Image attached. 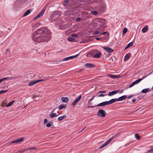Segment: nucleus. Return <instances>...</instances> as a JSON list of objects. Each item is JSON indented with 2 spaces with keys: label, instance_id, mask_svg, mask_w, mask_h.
<instances>
[{
  "label": "nucleus",
  "instance_id": "nucleus-21",
  "mask_svg": "<svg viewBox=\"0 0 153 153\" xmlns=\"http://www.w3.org/2000/svg\"><path fill=\"white\" fill-rule=\"evenodd\" d=\"M131 54L130 53H128L127 54H126V56H125L124 58V60L125 61H126L130 57V56Z\"/></svg>",
  "mask_w": 153,
  "mask_h": 153
},
{
  "label": "nucleus",
  "instance_id": "nucleus-16",
  "mask_svg": "<svg viewBox=\"0 0 153 153\" xmlns=\"http://www.w3.org/2000/svg\"><path fill=\"white\" fill-rule=\"evenodd\" d=\"M118 90H116L112 91L110 92L108 94V95L109 96H112L117 93L118 92Z\"/></svg>",
  "mask_w": 153,
  "mask_h": 153
},
{
  "label": "nucleus",
  "instance_id": "nucleus-17",
  "mask_svg": "<svg viewBox=\"0 0 153 153\" xmlns=\"http://www.w3.org/2000/svg\"><path fill=\"white\" fill-rule=\"evenodd\" d=\"M102 55V53L100 52H99L98 53H96L94 56V58H99Z\"/></svg>",
  "mask_w": 153,
  "mask_h": 153
},
{
  "label": "nucleus",
  "instance_id": "nucleus-54",
  "mask_svg": "<svg viewBox=\"0 0 153 153\" xmlns=\"http://www.w3.org/2000/svg\"><path fill=\"white\" fill-rule=\"evenodd\" d=\"M123 92V90H122L121 91H120L119 92V93L121 94V93H122Z\"/></svg>",
  "mask_w": 153,
  "mask_h": 153
},
{
  "label": "nucleus",
  "instance_id": "nucleus-45",
  "mask_svg": "<svg viewBox=\"0 0 153 153\" xmlns=\"http://www.w3.org/2000/svg\"><path fill=\"white\" fill-rule=\"evenodd\" d=\"M148 153L151 152H152V153H153V148L152 149H151L149 150L148 152Z\"/></svg>",
  "mask_w": 153,
  "mask_h": 153
},
{
  "label": "nucleus",
  "instance_id": "nucleus-24",
  "mask_svg": "<svg viewBox=\"0 0 153 153\" xmlns=\"http://www.w3.org/2000/svg\"><path fill=\"white\" fill-rule=\"evenodd\" d=\"M30 10H27L24 13V14L23 15V17H25V16H27V15L29 14L30 13Z\"/></svg>",
  "mask_w": 153,
  "mask_h": 153
},
{
  "label": "nucleus",
  "instance_id": "nucleus-4",
  "mask_svg": "<svg viewBox=\"0 0 153 153\" xmlns=\"http://www.w3.org/2000/svg\"><path fill=\"white\" fill-rule=\"evenodd\" d=\"M113 103V102L112 99L108 101H105L102 102L98 104L97 105V107H100L104 106L106 105H108Z\"/></svg>",
  "mask_w": 153,
  "mask_h": 153
},
{
  "label": "nucleus",
  "instance_id": "nucleus-34",
  "mask_svg": "<svg viewBox=\"0 0 153 153\" xmlns=\"http://www.w3.org/2000/svg\"><path fill=\"white\" fill-rule=\"evenodd\" d=\"M135 137L138 140H139L140 139V137L139 136V134H135Z\"/></svg>",
  "mask_w": 153,
  "mask_h": 153
},
{
  "label": "nucleus",
  "instance_id": "nucleus-27",
  "mask_svg": "<svg viewBox=\"0 0 153 153\" xmlns=\"http://www.w3.org/2000/svg\"><path fill=\"white\" fill-rule=\"evenodd\" d=\"M109 76L111 78H113V79L116 78L118 77L116 75H112V74L109 75Z\"/></svg>",
  "mask_w": 153,
  "mask_h": 153
},
{
  "label": "nucleus",
  "instance_id": "nucleus-55",
  "mask_svg": "<svg viewBox=\"0 0 153 153\" xmlns=\"http://www.w3.org/2000/svg\"><path fill=\"white\" fill-rule=\"evenodd\" d=\"M80 20V18H77L76 19V20L77 21H79Z\"/></svg>",
  "mask_w": 153,
  "mask_h": 153
},
{
  "label": "nucleus",
  "instance_id": "nucleus-50",
  "mask_svg": "<svg viewBox=\"0 0 153 153\" xmlns=\"http://www.w3.org/2000/svg\"><path fill=\"white\" fill-rule=\"evenodd\" d=\"M27 0H18L19 1L22 2H24L26 1Z\"/></svg>",
  "mask_w": 153,
  "mask_h": 153
},
{
  "label": "nucleus",
  "instance_id": "nucleus-43",
  "mask_svg": "<svg viewBox=\"0 0 153 153\" xmlns=\"http://www.w3.org/2000/svg\"><path fill=\"white\" fill-rule=\"evenodd\" d=\"M106 92L105 91H101L98 92V93H105Z\"/></svg>",
  "mask_w": 153,
  "mask_h": 153
},
{
  "label": "nucleus",
  "instance_id": "nucleus-12",
  "mask_svg": "<svg viewBox=\"0 0 153 153\" xmlns=\"http://www.w3.org/2000/svg\"><path fill=\"white\" fill-rule=\"evenodd\" d=\"M24 139L23 138H22L18 139L14 141H12L10 142L11 143H16V144L19 143L20 142H22L23 140Z\"/></svg>",
  "mask_w": 153,
  "mask_h": 153
},
{
  "label": "nucleus",
  "instance_id": "nucleus-64",
  "mask_svg": "<svg viewBox=\"0 0 153 153\" xmlns=\"http://www.w3.org/2000/svg\"><path fill=\"white\" fill-rule=\"evenodd\" d=\"M91 107H92V108H93V107H92V106H91Z\"/></svg>",
  "mask_w": 153,
  "mask_h": 153
},
{
  "label": "nucleus",
  "instance_id": "nucleus-61",
  "mask_svg": "<svg viewBox=\"0 0 153 153\" xmlns=\"http://www.w3.org/2000/svg\"><path fill=\"white\" fill-rule=\"evenodd\" d=\"M85 127H84V128H83L82 130H84L85 128Z\"/></svg>",
  "mask_w": 153,
  "mask_h": 153
},
{
  "label": "nucleus",
  "instance_id": "nucleus-60",
  "mask_svg": "<svg viewBox=\"0 0 153 153\" xmlns=\"http://www.w3.org/2000/svg\"><path fill=\"white\" fill-rule=\"evenodd\" d=\"M128 48H129V47H128V46L127 45V46L125 48V50H126V49H127Z\"/></svg>",
  "mask_w": 153,
  "mask_h": 153
},
{
  "label": "nucleus",
  "instance_id": "nucleus-62",
  "mask_svg": "<svg viewBox=\"0 0 153 153\" xmlns=\"http://www.w3.org/2000/svg\"><path fill=\"white\" fill-rule=\"evenodd\" d=\"M9 51V49H7V50H6V51Z\"/></svg>",
  "mask_w": 153,
  "mask_h": 153
},
{
  "label": "nucleus",
  "instance_id": "nucleus-9",
  "mask_svg": "<svg viewBox=\"0 0 153 153\" xmlns=\"http://www.w3.org/2000/svg\"><path fill=\"white\" fill-rule=\"evenodd\" d=\"M44 81V80L43 79H39L37 80H35L34 81H30V82H29L28 83V85L29 86H31L32 85H33L35 84L41 82L42 81Z\"/></svg>",
  "mask_w": 153,
  "mask_h": 153
},
{
  "label": "nucleus",
  "instance_id": "nucleus-30",
  "mask_svg": "<svg viewBox=\"0 0 153 153\" xmlns=\"http://www.w3.org/2000/svg\"><path fill=\"white\" fill-rule=\"evenodd\" d=\"M72 56L68 57H67L64 58L63 59V61H66V60H68L69 59H72Z\"/></svg>",
  "mask_w": 153,
  "mask_h": 153
},
{
  "label": "nucleus",
  "instance_id": "nucleus-29",
  "mask_svg": "<svg viewBox=\"0 0 153 153\" xmlns=\"http://www.w3.org/2000/svg\"><path fill=\"white\" fill-rule=\"evenodd\" d=\"M66 106V105H62L60 106L59 108V110H61L63 108H65Z\"/></svg>",
  "mask_w": 153,
  "mask_h": 153
},
{
  "label": "nucleus",
  "instance_id": "nucleus-59",
  "mask_svg": "<svg viewBox=\"0 0 153 153\" xmlns=\"http://www.w3.org/2000/svg\"><path fill=\"white\" fill-rule=\"evenodd\" d=\"M35 149V148H30L28 149Z\"/></svg>",
  "mask_w": 153,
  "mask_h": 153
},
{
  "label": "nucleus",
  "instance_id": "nucleus-40",
  "mask_svg": "<svg viewBox=\"0 0 153 153\" xmlns=\"http://www.w3.org/2000/svg\"><path fill=\"white\" fill-rule=\"evenodd\" d=\"M133 42H130V43H129V44H128L127 45L128 46V47H130V46L132 45H133Z\"/></svg>",
  "mask_w": 153,
  "mask_h": 153
},
{
  "label": "nucleus",
  "instance_id": "nucleus-48",
  "mask_svg": "<svg viewBox=\"0 0 153 153\" xmlns=\"http://www.w3.org/2000/svg\"><path fill=\"white\" fill-rule=\"evenodd\" d=\"M48 122V121L47 119H45L44 120V124H45L46 123H47Z\"/></svg>",
  "mask_w": 153,
  "mask_h": 153
},
{
  "label": "nucleus",
  "instance_id": "nucleus-2",
  "mask_svg": "<svg viewBox=\"0 0 153 153\" xmlns=\"http://www.w3.org/2000/svg\"><path fill=\"white\" fill-rule=\"evenodd\" d=\"M106 21L105 19L97 18L92 22V24H94L95 26H97L99 25L100 26L99 27L104 26V27H105L106 25Z\"/></svg>",
  "mask_w": 153,
  "mask_h": 153
},
{
  "label": "nucleus",
  "instance_id": "nucleus-18",
  "mask_svg": "<svg viewBox=\"0 0 153 153\" xmlns=\"http://www.w3.org/2000/svg\"><path fill=\"white\" fill-rule=\"evenodd\" d=\"M85 66L88 68H91L93 67L94 66V64L89 63H87L85 64Z\"/></svg>",
  "mask_w": 153,
  "mask_h": 153
},
{
  "label": "nucleus",
  "instance_id": "nucleus-58",
  "mask_svg": "<svg viewBox=\"0 0 153 153\" xmlns=\"http://www.w3.org/2000/svg\"><path fill=\"white\" fill-rule=\"evenodd\" d=\"M132 96H132V95L129 96H128V99H130V98H131V97H132Z\"/></svg>",
  "mask_w": 153,
  "mask_h": 153
},
{
  "label": "nucleus",
  "instance_id": "nucleus-51",
  "mask_svg": "<svg viewBox=\"0 0 153 153\" xmlns=\"http://www.w3.org/2000/svg\"><path fill=\"white\" fill-rule=\"evenodd\" d=\"M25 151H19L17 152L18 153H23Z\"/></svg>",
  "mask_w": 153,
  "mask_h": 153
},
{
  "label": "nucleus",
  "instance_id": "nucleus-44",
  "mask_svg": "<svg viewBox=\"0 0 153 153\" xmlns=\"http://www.w3.org/2000/svg\"><path fill=\"white\" fill-rule=\"evenodd\" d=\"M13 79H19V77L18 76L17 77H12Z\"/></svg>",
  "mask_w": 153,
  "mask_h": 153
},
{
  "label": "nucleus",
  "instance_id": "nucleus-8",
  "mask_svg": "<svg viewBox=\"0 0 153 153\" xmlns=\"http://www.w3.org/2000/svg\"><path fill=\"white\" fill-rule=\"evenodd\" d=\"M106 115L105 112L102 109L99 110L97 113V116L100 117H104Z\"/></svg>",
  "mask_w": 153,
  "mask_h": 153
},
{
  "label": "nucleus",
  "instance_id": "nucleus-22",
  "mask_svg": "<svg viewBox=\"0 0 153 153\" xmlns=\"http://www.w3.org/2000/svg\"><path fill=\"white\" fill-rule=\"evenodd\" d=\"M61 100L63 102H67L68 101V98L67 97H62L61 98Z\"/></svg>",
  "mask_w": 153,
  "mask_h": 153
},
{
  "label": "nucleus",
  "instance_id": "nucleus-26",
  "mask_svg": "<svg viewBox=\"0 0 153 153\" xmlns=\"http://www.w3.org/2000/svg\"><path fill=\"white\" fill-rule=\"evenodd\" d=\"M107 38V37L106 38H96L95 39L97 40H100L102 41L105 40Z\"/></svg>",
  "mask_w": 153,
  "mask_h": 153
},
{
  "label": "nucleus",
  "instance_id": "nucleus-28",
  "mask_svg": "<svg viewBox=\"0 0 153 153\" xmlns=\"http://www.w3.org/2000/svg\"><path fill=\"white\" fill-rule=\"evenodd\" d=\"M14 102V101H12L10 102L7 105L6 107H8L11 106Z\"/></svg>",
  "mask_w": 153,
  "mask_h": 153
},
{
  "label": "nucleus",
  "instance_id": "nucleus-13",
  "mask_svg": "<svg viewBox=\"0 0 153 153\" xmlns=\"http://www.w3.org/2000/svg\"><path fill=\"white\" fill-rule=\"evenodd\" d=\"M112 140V138H111L105 142L102 146L100 147V149H102L108 145Z\"/></svg>",
  "mask_w": 153,
  "mask_h": 153
},
{
  "label": "nucleus",
  "instance_id": "nucleus-36",
  "mask_svg": "<svg viewBox=\"0 0 153 153\" xmlns=\"http://www.w3.org/2000/svg\"><path fill=\"white\" fill-rule=\"evenodd\" d=\"M51 125V123L50 122L46 124V127H50Z\"/></svg>",
  "mask_w": 153,
  "mask_h": 153
},
{
  "label": "nucleus",
  "instance_id": "nucleus-57",
  "mask_svg": "<svg viewBox=\"0 0 153 153\" xmlns=\"http://www.w3.org/2000/svg\"><path fill=\"white\" fill-rule=\"evenodd\" d=\"M136 101V100L135 99H134L132 100V102H134Z\"/></svg>",
  "mask_w": 153,
  "mask_h": 153
},
{
  "label": "nucleus",
  "instance_id": "nucleus-23",
  "mask_svg": "<svg viewBox=\"0 0 153 153\" xmlns=\"http://www.w3.org/2000/svg\"><path fill=\"white\" fill-rule=\"evenodd\" d=\"M66 117V115H64L63 116L60 117L58 118V121H61Z\"/></svg>",
  "mask_w": 153,
  "mask_h": 153
},
{
  "label": "nucleus",
  "instance_id": "nucleus-49",
  "mask_svg": "<svg viewBox=\"0 0 153 153\" xmlns=\"http://www.w3.org/2000/svg\"><path fill=\"white\" fill-rule=\"evenodd\" d=\"M104 96H105V95H104L103 94H100L98 96V97H104Z\"/></svg>",
  "mask_w": 153,
  "mask_h": 153
},
{
  "label": "nucleus",
  "instance_id": "nucleus-37",
  "mask_svg": "<svg viewBox=\"0 0 153 153\" xmlns=\"http://www.w3.org/2000/svg\"><path fill=\"white\" fill-rule=\"evenodd\" d=\"M91 13L92 14L95 15L97 14V12L96 11H93L91 12Z\"/></svg>",
  "mask_w": 153,
  "mask_h": 153
},
{
  "label": "nucleus",
  "instance_id": "nucleus-41",
  "mask_svg": "<svg viewBox=\"0 0 153 153\" xmlns=\"http://www.w3.org/2000/svg\"><path fill=\"white\" fill-rule=\"evenodd\" d=\"M104 11V8H102L100 10H99V12L100 13H102Z\"/></svg>",
  "mask_w": 153,
  "mask_h": 153
},
{
  "label": "nucleus",
  "instance_id": "nucleus-32",
  "mask_svg": "<svg viewBox=\"0 0 153 153\" xmlns=\"http://www.w3.org/2000/svg\"><path fill=\"white\" fill-rule=\"evenodd\" d=\"M68 0H65L63 3V5L65 6H66V4L68 2Z\"/></svg>",
  "mask_w": 153,
  "mask_h": 153
},
{
  "label": "nucleus",
  "instance_id": "nucleus-25",
  "mask_svg": "<svg viewBox=\"0 0 153 153\" xmlns=\"http://www.w3.org/2000/svg\"><path fill=\"white\" fill-rule=\"evenodd\" d=\"M149 89L148 88L144 89L142 90L141 92L143 93H146L149 91Z\"/></svg>",
  "mask_w": 153,
  "mask_h": 153
},
{
  "label": "nucleus",
  "instance_id": "nucleus-15",
  "mask_svg": "<svg viewBox=\"0 0 153 153\" xmlns=\"http://www.w3.org/2000/svg\"><path fill=\"white\" fill-rule=\"evenodd\" d=\"M45 11V9H42L41 12L38 15L35 17V19H36L42 16L44 14Z\"/></svg>",
  "mask_w": 153,
  "mask_h": 153
},
{
  "label": "nucleus",
  "instance_id": "nucleus-53",
  "mask_svg": "<svg viewBox=\"0 0 153 153\" xmlns=\"http://www.w3.org/2000/svg\"><path fill=\"white\" fill-rule=\"evenodd\" d=\"M4 81V78L0 79V83Z\"/></svg>",
  "mask_w": 153,
  "mask_h": 153
},
{
  "label": "nucleus",
  "instance_id": "nucleus-11",
  "mask_svg": "<svg viewBox=\"0 0 153 153\" xmlns=\"http://www.w3.org/2000/svg\"><path fill=\"white\" fill-rule=\"evenodd\" d=\"M81 97V96H79L72 103V105L73 106H75L77 103L80 100Z\"/></svg>",
  "mask_w": 153,
  "mask_h": 153
},
{
  "label": "nucleus",
  "instance_id": "nucleus-39",
  "mask_svg": "<svg viewBox=\"0 0 153 153\" xmlns=\"http://www.w3.org/2000/svg\"><path fill=\"white\" fill-rule=\"evenodd\" d=\"M68 40L69 41L72 42L74 40V38H72L70 37L68 38Z\"/></svg>",
  "mask_w": 153,
  "mask_h": 153
},
{
  "label": "nucleus",
  "instance_id": "nucleus-14",
  "mask_svg": "<svg viewBox=\"0 0 153 153\" xmlns=\"http://www.w3.org/2000/svg\"><path fill=\"white\" fill-rule=\"evenodd\" d=\"M102 48L108 53H112L114 51V50L110 48L106 47H103Z\"/></svg>",
  "mask_w": 153,
  "mask_h": 153
},
{
  "label": "nucleus",
  "instance_id": "nucleus-63",
  "mask_svg": "<svg viewBox=\"0 0 153 153\" xmlns=\"http://www.w3.org/2000/svg\"><path fill=\"white\" fill-rule=\"evenodd\" d=\"M152 89H153V87H152Z\"/></svg>",
  "mask_w": 153,
  "mask_h": 153
},
{
  "label": "nucleus",
  "instance_id": "nucleus-31",
  "mask_svg": "<svg viewBox=\"0 0 153 153\" xmlns=\"http://www.w3.org/2000/svg\"><path fill=\"white\" fill-rule=\"evenodd\" d=\"M4 78V80H11V79H13L12 77H7L4 78Z\"/></svg>",
  "mask_w": 153,
  "mask_h": 153
},
{
  "label": "nucleus",
  "instance_id": "nucleus-7",
  "mask_svg": "<svg viewBox=\"0 0 153 153\" xmlns=\"http://www.w3.org/2000/svg\"><path fill=\"white\" fill-rule=\"evenodd\" d=\"M105 28V27H104V26L101 27H98L97 30L93 33V34L97 35L99 33L100 34V33H102V32L104 30Z\"/></svg>",
  "mask_w": 153,
  "mask_h": 153
},
{
  "label": "nucleus",
  "instance_id": "nucleus-38",
  "mask_svg": "<svg viewBox=\"0 0 153 153\" xmlns=\"http://www.w3.org/2000/svg\"><path fill=\"white\" fill-rule=\"evenodd\" d=\"M64 13H65V15L67 16L68 15V14H69L70 11H68V10L66 11Z\"/></svg>",
  "mask_w": 153,
  "mask_h": 153
},
{
  "label": "nucleus",
  "instance_id": "nucleus-10",
  "mask_svg": "<svg viewBox=\"0 0 153 153\" xmlns=\"http://www.w3.org/2000/svg\"><path fill=\"white\" fill-rule=\"evenodd\" d=\"M142 80V79H137L133 82L132 84H131L129 86V88H131L133 86H134L135 85L138 84L139 83L140 81H141Z\"/></svg>",
  "mask_w": 153,
  "mask_h": 153
},
{
  "label": "nucleus",
  "instance_id": "nucleus-35",
  "mask_svg": "<svg viewBox=\"0 0 153 153\" xmlns=\"http://www.w3.org/2000/svg\"><path fill=\"white\" fill-rule=\"evenodd\" d=\"M8 91V90H1L0 91V94L5 93Z\"/></svg>",
  "mask_w": 153,
  "mask_h": 153
},
{
  "label": "nucleus",
  "instance_id": "nucleus-6",
  "mask_svg": "<svg viewBox=\"0 0 153 153\" xmlns=\"http://www.w3.org/2000/svg\"><path fill=\"white\" fill-rule=\"evenodd\" d=\"M97 52V51L96 50H94L88 52L86 54L87 57H92L94 58V56Z\"/></svg>",
  "mask_w": 153,
  "mask_h": 153
},
{
  "label": "nucleus",
  "instance_id": "nucleus-52",
  "mask_svg": "<svg viewBox=\"0 0 153 153\" xmlns=\"http://www.w3.org/2000/svg\"><path fill=\"white\" fill-rule=\"evenodd\" d=\"M108 33V32H104V33H100V35H103V34H106V33Z\"/></svg>",
  "mask_w": 153,
  "mask_h": 153
},
{
  "label": "nucleus",
  "instance_id": "nucleus-33",
  "mask_svg": "<svg viewBox=\"0 0 153 153\" xmlns=\"http://www.w3.org/2000/svg\"><path fill=\"white\" fill-rule=\"evenodd\" d=\"M127 31V29L126 28H125L124 29L123 31V34H125Z\"/></svg>",
  "mask_w": 153,
  "mask_h": 153
},
{
  "label": "nucleus",
  "instance_id": "nucleus-5",
  "mask_svg": "<svg viewBox=\"0 0 153 153\" xmlns=\"http://www.w3.org/2000/svg\"><path fill=\"white\" fill-rule=\"evenodd\" d=\"M127 98V96L126 95H123L120 97L118 98L113 99H112V101L113 103L114 102L116 101H122L125 100Z\"/></svg>",
  "mask_w": 153,
  "mask_h": 153
},
{
  "label": "nucleus",
  "instance_id": "nucleus-20",
  "mask_svg": "<svg viewBox=\"0 0 153 153\" xmlns=\"http://www.w3.org/2000/svg\"><path fill=\"white\" fill-rule=\"evenodd\" d=\"M148 30V26L147 25L145 26L144 27L142 30V31L143 33H146L147 32Z\"/></svg>",
  "mask_w": 153,
  "mask_h": 153
},
{
  "label": "nucleus",
  "instance_id": "nucleus-56",
  "mask_svg": "<svg viewBox=\"0 0 153 153\" xmlns=\"http://www.w3.org/2000/svg\"><path fill=\"white\" fill-rule=\"evenodd\" d=\"M38 25H39V23H36V24H35V25L37 26H36V27H37L38 26Z\"/></svg>",
  "mask_w": 153,
  "mask_h": 153
},
{
  "label": "nucleus",
  "instance_id": "nucleus-46",
  "mask_svg": "<svg viewBox=\"0 0 153 153\" xmlns=\"http://www.w3.org/2000/svg\"><path fill=\"white\" fill-rule=\"evenodd\" d=\"M5 103L2 102L1 104V106L4 107L5 106Z\"/></svg>",
  "mask_w": 153,
  "mask_h": 153
},
{
  "label": "nucleus",
  "instance_id": "nucleus-42",
  "mask_svg": "<svg viewBox=\"0 0 153 153\" xmlns=\"http://www.w3.org/2000/svg\"><path fill=\"white\" fill-rule=\"evenodd\" d=\"M71 36L73 37H76L77 36V35L76 34H72L71 35Z\"/></svg>",
  "mask_w": 153,
  "mask_h": 153
},
{
  "label": "nucleus",
  "instance_id": "nucleus-47",
  "mask_svg": "<svg viewBox=\"0 0 153 153\" xmlns=\"http://www.w3.org/2000/svg\"><path fill=\"white\" fill-rule=\"evenodd\" d=\"M79 55V54H77L76 55H75V56H72V59L73 58H75L76 57H77V56H78Z\"/></svg>",
  "mask_w": 153,
  "mask_h": 153
},
{
  "label": "nucleus",
  "instance_id": "nucleus-3",
  "mask_svg": "<svg viewBox=\"0 0 153 153\" xmlns=\"http://www.w3.org/2000/svg\"><path fill=\"white\" fill-rule=\"evenodd\" d=\"M61 15V11H57L55 12L51 16V18H52L53 20L54 21L60 17Z\"/></svg>",
  "mask_w": 153,
  "mask_h": 153
},
{
  "label": "nucleus",
  "instance_id": "nucleus-19",
  "mask_svg": "<svg viewBox=\"0 0 153 153\" xmlns=\"http://www.w3.org/2000/svg\"><path fill=\"white\" fill-rule=\"evenodd\" d=\"M57 113L58 114H57L55 113L51 114H50V117L51 118H53L55 117H56L59 114V113L58 112H57Z\"/></svg>",
  "mask_w": 153,
  "mask_h": 153
},
{
  "label": "nucleus",
  "instance_id": "nucleus-1",
  "mask_svg": "<svg viewBox=\"0 0 153 153\" xmlns=\"http://www.w3.org/2000/svg\"><path fill=\"white\" fill-rule=\"evenodd\" d=\"M51 34L50 30L46 27L39 28L33 33V39L37 42H47L51 39Z\"/></svg>",
  "mask_w": 153,
  "mask_h": 153
}]
</instances>
